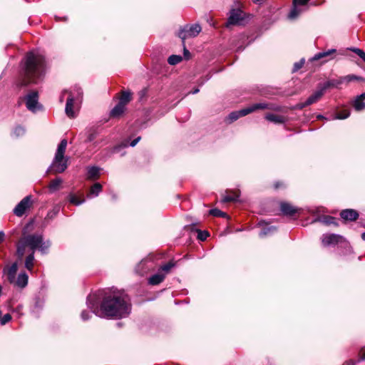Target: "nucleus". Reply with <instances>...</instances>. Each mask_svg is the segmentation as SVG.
Returning a JSON list of instances; mask_svg holds the SVG:
<instances>
[{"label":"nucleus","mask_w":365,"mask_h":365,"mask_svg":"<svg viewBox=\"0 0 365 365\" xmlns=\"http://www.w3.org/2000/svg\"><path fill=\"white\" fill-rule=\"evenodd\" d=\"M98 297L90 294L87 297V305L92 312L100 317L122 318L130 312V300L123 292L115 289L103 291V298L100 308L98 306Z\"/></svg>","instance_id":"1"},{"label":"nucleus","mask_w":365,"mask_h":365,"mask_svg":"<svg viewBox=\"0 0 365 365\" xmlns=\"http://www.w3.org/2000/svg\"><path fill=\"white\" fill-rule=\"evenodd\" d=\"M45 57L38 51H31L24 58V77L21 86L37 83L45 73Z\"/></svg>","instance_id":"2"},{"label":"nucleus","mask_w":365,"mask_h":365,"mask_svg":"<svg viewBox=\"0 0 365 365\" xmlns=\"http://www.w3.org/2000/svg\"><path fill=\"white\" fill-rule=\"evenodd\" d=\"M50 245L43 240V237L38 234H32L24 235L17 244V255L21 258L25 252L26 249L29 248L31 253H34L35 250H38L42 253H45Z\"/></svg>","instance_id":"3"},{"label":"nucleus","mask_w":365,"mask_h":365,"mask_svg":"<svg viewBox=\"0 0 365 365\" xmlns=\"http://www.w3.org/2000/svg\"><path fill=\"white\" fill-rule=\"evenodd\" d=\"M259 109H272V110H277L278 108L273 107L272 106L265 103H259L251 105L245 108L241 109L240 110L232 112L229 114L227 118V120L230 123L235 120H237L239 118L245 116L247 114L252 113Z\"/></svg>","instance_id":"4"},{"label":"nucleus","mask_w":365,"mask_h":365,"mask_svg":"<svg viewBox=\"0 0 365 365\" xmlns=\"http://www.w3.org/2000/svg\"><path fill=\"white\" fill-rule=\"evenodd\" d=\"M83 91L81 88L77 86L69 92L65 108L66 114L68 118H74L76 116V106L75 104L81 99Z\"/></svg>","instance_id":"5"},{"label":"nucleus","mask_w":365,"mask_h":365,"mask_svg":"<svg viewBox=\"0 0 365 365\" xmlns=\"http://www.w3.org/2000/svg\"><path fill=\"white\" fill-rule=\"evenodd\" d=\"M199 24L187 25L178 32V36L184 41L187 38L195 37L201 31Z\"/></svg>","instance_id":"6"},{"label":"nucleus","mask_w":365,"mask_h":365,"mask_svg":"<svg viewBox=\"0 0 365 365\" xmlns=\"http://www.w3.org/2000/svg\"><path fill=\"white\" fill-rule=\"evenodd\" d=\"M26 108L32 111L36 112L38 109L41 108L38 103V94L37 91H31L27 94L25 98Z\"/></svg>","instance_id":"7"},{"label":"nucleus","mask_w":365,"mask_h":365,"mask_svg":"<svg viewBox=\"0 0 365 365\" xmlns=\"http://www.w3.org/2000/svg\"><path fill=\"white\" fill-rule=\"evenodd\" d=\"M324 94V93L323 92V90H321L319 87V89L310 96L304 102L299 103L296 106V108L298 109H303L304 108L317 102Z\"/></svg>","instance_id":"8"},{"label":"nucleus","mask_w":365,"mask_h":365,"mask_svg":"<svg viewBox=\"0 0 365 365\" xmlns=\"http://www.w3.org/2000/svg\"><path fill=\"white\" fill-rule=\"evenodd\" d=\"M32 204L30 195L25 197L14 208V212L18 216H22Z\"/></svg>","instance_id":"9"},{"label":"nucleus","mask_w":365,"mask_h":365,"mask_svg":"<svg viewBox=\"0 0 365 365\" xmlns=\"http://www.w3.org/2000/svg\"><path fill=\"white\" fill-rule=\"evenodd\" d=\"M344 241V238L339 235L326 234L322 237V242L324 246L335 245Z\"/></svg>","instance_id":"10"},{"label":"nucleus","mask_w":365,"mask_h":365,"mask_svg":"<svg viewBox=\"0 0 365 365\" xmlns=\"http://www.w3.org/2000/svg\"><path fill=\"white\" fill-rule=\"evenodd\" d=\"M309 1V0H293V8L289 14V18L290 19H296L303 11L299 6L307 5Z\"/></svg>","instance_id":"11"},{"label":"nucleus","mask_w":365,"mask_h":365,"mask_svg":"<svg viewBox=\"0 0 365 365\" xmlns=\"http://www.w3.org/2000/svg\"><path fill=\"white\" fill-rule=\"evenodd\" d=\"M243 12L240 9H233L230 12L227 26L240 24L243 20Z\"/></svg>","instance_id":"12"},{"label":"nucleus","mask_w":365,"mask_h":365,"mask_svg":"<svg viewBox=\"0 0 365 365\" xmlns=\"http://www.w3.org/2000/svg\"><path fill=\"white\" fill-rule=\"evenodd\" d=\"M17 272V264L13 263L11 265H7L4 269V273L6 275L7 279L10 283H14L16 274Z\"/></svg>","instance_id":"13"},{"label":"nucleus","mask_w":365,"mask_h":365,"mask_svg":"<svg viewBox=\"0 0 365 365\" xmlns=\"http://www.w3.org/2000/svg\"><path fill=\"white\" fill-rule=\"evenodd\" d=\"M340 216L345 220L354 221L359 217L357 211L353 209H346L341 212Z\"/></svg>","instance_id":"14"},{"label":"nucleus","mask_w":365,"mask_h":365,"mask_svg":"<svg viewBox=\"0 0 365 365\" xmlns=\"http://www.w3.org/2000/svg\"><path fill=\"white\" fill-rule=\"evenodd\" d=\"M52 167L55 173H63L67 168V160L61 158L58 162H56V157L52 163Z\"/></svg>","instance_id":"15"},{"label":"nucleus","mask_w":365,"mask_h":365,"mask_svg":"<svg viewBox=\"0 0 365 365\" xmlns=\"http://www.w3.org/2000/svg\"><path fill=\"white\" fill-rule=\"evenodd\" d=\"M280 210L285 215H293L297 212V209L288 202H281Z\"/></svg>","instance_id":"16"},{"label":"nucleus","mask_w":365,"mask_h":365,"mask_svg":"<svg viewBox=\"0 0 365 365\" xmlns=\"http://www.w3.org/2000/svg\"><path fill=\"white\" fill-rule=\"evenodd\" d=\"M66 146L67 140L66 139H63L58 145L57 150L56 152V162H58L61 158H63Z\"/></svg>","instance_id":"17"},{"label":"nucleus","mask_w":365,"mask_h":365,"mask_svg":"<svg viewBox=\"0 0 365 365\" xmlns=\"http://www.w3.org/2000/svg\"><path fill=\"white\" fill-rule=\"evenodd\" d=\"M15 286L24 288L28 284V276L26 273H20L17 277V279H15L14 283H13Z\"/></svg>","instance_id":"18"},{"label":"nucleus","mask_w":365,"mask_h":365,"mask_svg":"<svg viewBox=\"0 0 365 365\" xmlns=\"http://www.w3.org/2000/svg\"><path fill=\"white\" fill-rule=\"evenodd\" d=\"M365 99V92L360 96H357L354 102V107L355 110L359 111L365 108V103L364 100Z\"/></svg>","instance_id":"19"},{"label":"nucleus","mask_w":365,"mask_h":365,"mask_svg":"<svg viewBox=\"0 0 365 365\" xmlns=\"http://www.w3.org/2000/svg\"><path fill=\"white\" fill-rule=\"evenodd\" d=\"M342 83L341 78L339 80H331L328 81L323 84L319 85V88L321 90H323V92L324 93L325 91L331 87H337L339 84Z\"/></svg>","instance_id":"20"},{"label":"nucleus","mask_w":365,"mask_h":365,"mask_svg":"<svg viewBox=\"0 0 365 365\" xmlns=\"http://www.w3.org/2000/svg\"><path fill=\"white\" fill-rule=\"evenodd\" d=\"M265 118L267 120L273 122L274 123H283L286 120V118L284 116L272 113L267 114L265 115Z\"/></svg>","instance_id":"21"},{"label":"nucleus","mask_w":365,"mask_h":365,"mask_svg":"<svg viewBox=\"0 0 365 365\" xmlns=\"http://www.w3.org/2000/svg\"><path fill=\"white\" fill-rule=\"evenodd\" d=\"M165 274L162 273H157L155 274H153L151 276L149 279L148 282L150 284L152 285H157L161 283L164 279H165Z\"/></svg>","instance_id":"22"},{"label":"nucleus","mask_w":365,"mask_h":365,"mask_svg":"<svg viewBox=\"0 0 365 365\" xmlns=\"http://www.w3.org/2000/svg\"><path fill=\"white\" fill-rule=\"evenodd\" d=\"M125 106L123 103H118L110 111V116L118 118L121 115L125 110Z\"/></svg>","instance_id":"23"},{"label":"nucleus","mask_w":365,"mask_h":365,"mask_svg":"<svg viewBox=\"0 0 365 365\" xmlns=\"http://www.w3.org/2000/svg\"><path fill=\"white\" fill-rule=\"evenodd\" d=\"M99 168L98 167H91L88 168L87 179L96 180L99 176Z\"/></svg>","instance_id":"24"},{"label":"nucleus","mask_w":365,"mask_h":365,"mask_svg":"<svg viewBox=\"0 0 365 365\" xmlns=\"http://www.w3.org/2000/svg\"><path fill=\"white\" fill-rule=\"evenodd\" d=\"M336 49L332 48V49H329L327 51L319 52L314 55V56L312 58V60L313 61L319 60L322 58L327 57V56H330L331 54L336 53Z\"/></svg>","instance_id":"25"},{"label":"nucleus","mask_w":365,"mask_h":365,"mask_svg":"<svg viewBox=\"0 0 365 365\" xmlns=\"http://www.w3.org/2000/svg\"><path fill=\"white\" fill-rule=\"evenodd\" d=\"M321 222L325 225H338L337 223L335 222V218L331 216H324L322 217H319L318 219L315 220L314 222Z\"/></svg>","instance_id":"26"},{"label":"nucleus","mask_w":365,"mask_h":365,"mask_svg":"<svg viewBox=\"0 0 365 365\" xmlns=\"http://www.w3.org/2000/svg\"><path fill=\"white\" fill-rule=\"evenodd\" d=\"M239 197L237 192L227 193L223 196L222 201L225 202L236 201Z\"/></svg>","instance_id":"27"},{"label":"nucleus","mask_w":365,"mask_h":365,"mask_svg":"<svg viewBox=\"0 0 365 365\" xmlns=\"http://www.w3.org/2000/svg\"><path fill=\"white\" fill-rule=\"evenodd\" d=\"M61 183L62 180L61 178H56L50 182L48 188L51 192L56 191L59 188Z\"/></svg>","instance_id":"28"},{"label":"nucleus","mask_w":365,"mask_h":365,"mask_svg":"<svg viewBox=\"0 0 365 365\" xmlns=\"http://www.w3.org/2000/svg\"><path fill=\"white\" fill-rule=\"evenodd\" d=\"M102 190V186L100 183H95L90 190V196H98Z\"/></svg>","instance_id":"29"},{"label":"nucleus","mask_w":365,"mask_h":365,"mask_svg":"<svg viewBox=\"0 0 365 365\" xmlns=\"http://www.w3.org/2000/svg\"><path fill=\"white\" fill-rule=\"evenodd\" d=\"M34 253L29 255L25 260V267L28 270H31L34 266Z\"/></svg>","instance_id":"30"},{"label":"nucleus","mask_w":365,"mask_h":365,"mask_svg":"<svg viewBox=\"0 0 365 365\" xmlns=\"http://www.w3.org/2000/svg\"><path fill=\"white\" fill-rule=\"evenodd\" d=\"M130 101V93L123 91L121 94L119 103H123V106L125 105Z\"/></svg>","instance_id":"31"},{"label":"nucleus","mask_w":365,"mask_h":365,"mask_svg":"<svg viewBox=\"0 0 365 365\" xmlns=\"http://www.w3.org/2000/svg\"><path fill=\"white\" fill-rule=\"evenodd\" d=\"M182 57L178 55H172L170 56L168 59V62L170 65H176L182 61Z\"/></svg>","instance_id":"32"},{"label":"nucleus","mask_w":365,"mask_h":365,"mask_svg":"<svg viewBox=\"0 0 365 365\" xmlns=\"http://www.w3.org/2000/svg\"><path fill=\"white\" fill-rule=\"evenodd\" d=\"M349 115H350V113L349 110H341V111H339L338 113H336L335 118L341 119V120L346 119L349 116Z\"/></svg>","instance_id":"33"},{"label":"nucleus","mask_w":365,"mask_h":365,"mask_svg":"<svg viewBox=\"0 0 365 365\" xmlns=\"http://www.w3.org/2000/svg\"><path fill=\"white\" fill-rule=\"evenodd\" d=\"M69 201L71 203L75 205H79L85 202V200H79L76 195H69Z\"/></svg>","instance_id":"34"},{"label":"nucleus","mask_w":365,"mask_h":365,"mask_svg":"<svg viewBox=\"0 0 365 365\" xmlns=\"http://www.w3.org/2000/svg\"><path fill=\"white\" fill-rule=\"evenodd\" d=\"M350 50L357 54L365 62V52L364 51L358 48H351Z\"/></svg>","instance_id":"35"},{"label":"nucleus","mask_w":365,"mask_h":365,"mask_svg":"<svg viewBox=\"0 0 365 365\" xmlns=\"http://www.w3.org/2000/svg\"><path fill=\"white\" fill-rule=\"evenodd\" d=\"M174 266L175 264L173 262H169L161 266L160 270L168 273Z\"/></svg>","instance_id":"36"},{"label":"nucleus","mask_w":365,"mask_h":365,"mask_svg":"<svg viewBox=\"0 0 365 365\" xmlns=\"http://www.w3.org/2000/svg\"><path fill=\"white\" fill-rule=\"evenodd\" d=\"M361 79H362V78L356 76L355 75H348L346 76H344V77L341 78L342 83L344 81H346L347 82H350V81H354V80H361Z\"/></svg>","instance_id":"37"},{"label":"nucleus","mask_w":365,"mask_h":365,"mask_svg":"<svg viewBox=\"0 0 365 365\" xmlns=\"http://www.w3.org/2000/svg\"><path fill=\"white\" fill-rule=\"evenodd\" d=\"M210 214L215 217H225L226 214L218 209H212Z\"/></svg>","instance_id":"38"},{"label":"nucleus","mask_w":365,"mask_h":365,"mask_svg":"<svg viewBox=\"0 0 365 365\" xmlns=\"http://www.w3.org/2000/svg\"><path fill=\"white\" fill-rule=\"evenodd\" d=\"M25 133V130L23 127L21 126H17L15 128L14 130V134L16 136V137H19V136H21L22 135H24Z\"/></svg>","instance_id":"39"},{"label":"nucleus","mask_w":365,"mask_h":365,"mask_svg":"<svg viewBox=\"0 0 365 365\" xmlns=\"http://www.w3.org/2000/svg\"><path fill=\"white\" fill-rule=\"evenodd\" d=\"M11 319V314H4L2 317H1V320H0V323L2 324V325H4L6 324V323H8L9 322H10Z\"/></svg>","instance_id":"40"},{"label":"nucleus","mask_w":365,"mask_h":365,"mask_svg":"<svg viewBox=\"0 0 365 365\" xmlns=\"http://www.w3.org/2000/svg\"><path fill=\"white\" fill-rule=\"evenodd\" d=\"M304 63V59H301L299 62H297L294 64L293 71L296 72L299 70Z\"/></svg>","instance_id":"41"},{"label":"nucleus","mask_w":365,"mask_h":365,"mask_svg":"<svg viewBox=\"0 0 365 365\" xmlns=\"http://www.w3.org/2000/svg\"><path fill=\"white\" fill-rule=\"evenodd\" d=\"M208 236H209V234L207 231H200V230L198 232L197 237H198V239H200L202 241L205 240Z\"/></svg>","instance_id":"42"},{"label":"nucleus","mask_w":365,"mask_h":365,"mask_svg":"<svg viewBox=\"0 0 365 365\" xmlns=\"http://www.w3.org/2000/svg\"><path fill=\"white\" fill-rule=\"evenodd\" d=\"M81 317L82 320L86 321L91 317V314L88 311L83 310L81 314Z\"/></svg>","instance_id":"43"},{"label":"nucleus","mask_w":365,"mask_h":365,"mask_svg":"<svg viewBox=\"0 0 365 365\" xmlns=\"http://www.w3.org/2000/svg\"><path fill=\"white\" fill-rule=\"evenodd\" d=\"M96 135L97 134L95 130H91V133L88 134L87 137V141L91 142L93 140L96 138Z\"/></svg>","instance_id":"44"},{"label":"nucleus","mask_w":365,"mask_h":365,"mask_svg":"<svg viewBox=\"0 0 365 365\" xmlns=\"http://www.w3.org/2000/svg\"><path fill=\"white\" fill-rule=\"evenodd\" d=\"M272 230V227H267V228H265L264 230H262L260 232H259V236L260 237H264L267 235H268L271 231Z\"/></svg>","instance_id":"45"},{"label":"nucleus","mask_w":365,"mask_h":365,"mask_svg":"<svg viewBox=\"0 0 365 365\" xmlns=\"http://www.w3.org/2000/svg\"><path fill=\"white\" fill-rule=\"evenodd\" d=\"M364 360H365V349L364 350L361 349L358 362H359L361 361H364Z\"/></svg>","instance_id":"46"},{"label":"nucleus","mask_w":365,"mask_h":365,"mask_svg":"<svg viewBox=\"0 0 365 365\" xmlns=\"http://www.w3.org/2000/svg\"><path fill=\"white\" fill-rule=\"evenodd\" d=\"M140 139V137H138V138H137L134 139V140L130 143V146H132V147L135 146V145H137V143L139 142Z\"/></svg>","instance_id":"47"},{"label":"nucleus","mask_w":365,"mask_h":365,"mask_svg":"<svg viewBox=\"0 0 365 365\" xmlns=\"http://www.w3.org/2000/svg\"><path fill=\"white\" fill-rule=\"evenodd\" d=\"M58 212V208L56 209V210H53V212H49L48 213V217H52L53 215H55L57 212Z\"/></svg>","instance_id":"48"},{"label":"nucleus","mask_w":365,"mask_h":365,"mask_svg":"<svg viewBox=\"0 0 365 365\" xmlns=\"http://www.w3.org/2000/svg\"><path fill=\"white\" fill-rule=\"evenodd\" d=\"M356 362L354 360H349L346 361L343 365H356Z\"/></svg>","instance_id":"49"},{"label":"nucleus","mask_w":365,"mask_h":365,"mask_svg":"<svg viewBox=\"0 0 365 365\" xmlns=\"http://www.w3.org/2000/svg\"><path fill=\"white\" fill-rule=\"evenodd\" d=\"M184 56L186 58H189L190 57V52L185 48H184Z\"/></svg>","instance_id":"50"},{"label":"nucleus","mask_w":365,"mask_h":365,"mask_svg":"<svg viewBox=\"0 0 365 365\" xmlns=\"http://www.w3.org/2000/svg\"><path fill=\"white\" fill-rule=\"evenodd\" d=\"M4 232L3 231H0V243L4 241Z\"/></svg>","instance_id":"51"},{"label":"nucleus","mask_w":365,"mask_h":365,"mask_svg":"<svg viewBox=\"0 0 365 365\" xmlns=\"http://www.w3.org/2000/svg\"><path fill=\"white\" fill-rule=\"evenodd\" d=\"M198 92H199V89H198V88H197V89L194 90L193 91H192L191 93H192V94H195V93H198Z\"/></svg>","instance_id":"52"},{"label":"nucleus","mask_w":365,"mask_h":365,"mask_svg":"<svg viewBox=\"0 0 365 365\" xmlns=\"http://www.w3.org/2000/svg\"><path fill=\"white\" fill-rule=\"evenodd\" d=\"M361 238H362V240H364V241H365V232H363V233L361 234Z\"/></svg>","instance_id":"53"},{"label":"nucleus","mask_w":365,"mask_h":365,"mask_svg":"<svg viewBox=\"0 0 365 365\" xmlns=\"http://www.w3.org/2000/svg\"><path fill=\"white\" fill-rule=\"evenodd\" d=\"M63 101V93L60 97V101L62 102Z\"/></svg>","instance_id":"54"}]
</instances>
